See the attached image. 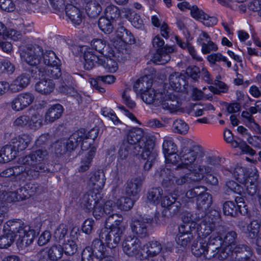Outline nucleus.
I'll use <instances>...</instances> for the list:
<instances>
[{"label":"nucleus","mask_w":261,"mask_h":261,"mask_svg":"<svg viewBox=\"0 0 261 261\" xmlns=\"http://www.w3.org/2000/svg\"><path fill=\"white\" fill-rule=\"evenodd\" d=\"M3 234L0 236V249H8L14 242L17 236V245L25 248L30 245L36 236V232L20 219L9 220L4 225Z\"/></svg>","instance_id":"1"},{"label":"nucleus","mask_w":261,"mask_h":261,"mask_svg":"<svg viewBox=\"0 0 261 261\" xmlns=\"http://www.w3.org/2000/svg\"><path fill=\"white\" fill-rule=\"evenodd\" d=\"M21 60L28 65L35 67L43 63L45 66L56 65L60 62L56 60L57 57L53 51L46 50L43 52L42 48L36 44L28 45L24 51L20 54Z\"/></svg>","instance_id":"2"},{"label":"nucleus","mask_w":261,"mask_h":261,"mask_svg":"<svg viewBox=\"0 0 261 261\" xmlns=\"http://www.w3.org/2000/svg\"><path fill=\"white\" fill-rule=\"evenodd\" d=\"M202 154V149L200 146L194 145V142L191 139H182L179 154L182 163L177 166L175 170L177 171L187 168L186 166L193 164L196 159L201 156Z\"/></svg>","instance_id":"3"},{"label":"nucleus","mask_w":261,"mask_h":261,"mask_svg":"<svg viewBox=\"0 0 261 261\" xmlns=\"http://www.w3.org/2000/svg\"><path fill=\"white\" fill-rule=\"evenodd\" d=\"M219 218V213L216 210L211 211L205 214L197 227L198 236L205 239L212 232L213 234L214 233L216 236H218V233H216L217 229L221 226L216 227L215 223Z\"/></svg>","instance_id":"4"},{"label":"nucleus","mask_w":261,"mask_h":261,"mask_svg":"<svg viewBox=\"0 0 261 261\" xmlns=\"http://www.w3.org/2000/svg\"><path fill=\"white\" fill-rule=\"evenodd\" d=\"M84 135V130L76 131L66 140L57 141L54 144L55 152L61 156L74 150L78 146Z\"/></svg>","instance_id":"5"},{"label":"nucleus","mask_w":261,"mask_h":261,"mask_svg":"<svg viewBox=\"0 0 261 261\" xmlns=\"http://www.w3.org/2000/svg\"><path fill=\"white\" fill-rule=\"evenodd\" d=\"M144 133L140 128H136L129 132L126 140L123 141L133 147V153L140 154V152L147 149V143L152 139L143 137Z\"/></svg>","instance_id":"6"},{"label":"nucleus","mask_w":261,"mask_h":261,"mask_svg":"<svg viewBox=\"0 0 261 261\" xmlns=\"http://www.w3.org/2000/svg\"><path fill=\"white\" fill-rule=\"evenodd\" d=\"M223 227H220L217 229L216 236L214 233L210 237L207 241V245L205 246L206 250L204 257L205 258L210 259L215 257L216 255L220 254L221 250V247L222 245V236L224 233Z\"/></svg>","instance_id":"7"},{"label":"nucleus","mask_w":261,"mask_h":261,"mask_svg":"<svg viewBox=\"0 0 261 261\" xmlns=\"http://www.w3.org/2000/svg\"><path fill=\"white\" fill-rule=\"evenodd\" d=\"M123 232L122 228H102L99 233V238L110 248H114L120 242Z\"/></svg>","instance_id":"8"},{"label":"nucleus","mask_w":261,"mask_h":261,"mask_svg":"<svg viewBox=\"0 0 261 261\" xmlns=\"http://www.w3.org/2000/svg\"><path fill=\"white\" fill-rule=\"evenodd\" d=\"M35 78L46 77L47 79H58L62 75L60 63L56 65L43 66L39 65L31 70Z\"/></svg>","instance_id":"9"},{"label":"nucleus","mask_w":261,"mask_h":261,"mask_svg":"<svg viewBox=\"0 0 261 261\" xmlns=\"http://www.w3.org/2000/svg\"><path fill=\"white\" fill-rule=\"evenodd\" d=\"M161 205L165 209L163 211V215H169L173 216L178 214L181 207V203L177 197L173 196L172 195L165 196L161 200Z\"/></svg>","instance_id":"10"},{"label":"nucleus","mask_w":261,"mask_h":261,"mask_svg":"<svg viewBox=\"0 0 261 261\" xmlns=\"http://www.w3.org/2000/svg\"><path fill=\"white\" fill-rule=\"evenodd\" d=\"M251 255V250L249 247L245 244H235L232 247L229 256L227 259L231 261H254L249 258Z\"/></svg>","instance_id":"11"},{"label":"nucleus","mask_w":261,"mask_h":261,"mask_svg":"<svg viewBox=\"0 0 261 261\" xmlns=\"http://www.w3.org/2000/svg\"><path fill=\"white\" fill-rule=\"evenodd\" d=\"M141 242L135 236H128L122 242L124 253L129 257L136 256L140 253Z\"/></svg>","instance_id":"12"},{"label":"nucleus","mask_w":261,"mask_h":261,"mask_svg":"<svg viewBox=\"0 0 261 261\" xmlns=\"http://www.w3.org/2000/svg\"><path fill=\"white\" fill-rule=\"evenodd\" d=\"M152 218L142 217L134 221L131 223L133 232L141 238H145L148 236V227L151 224Z\"/></svg>","instance_id":"13"},{"label":"nucleus","mask_w":261,"mask_h":261,"mask_svg":"<svg viewBox=\"0 0 261 261\" xmlns=\"http://www.w3.org/2000/svg\"><path fill=\"white\" fill-rule=\"evenodd\" d=\"M237 238V233L234 231L231 230L226 233L224 239H222V244L225 247L221 250L220 254L218 255V258L219 259H225L229 257L232 247L236 244Z\"/></svg>","instance_id":"14"},{"label":"nucleus","mask_w":261,"mask_h":261,"mask_svg":"<svg viewBox=\"0 0 261 261\" xmlns=\"http://www.w3.org/2000/svg\"><path fill=\"white\" fill-rule=\"evenodd\" d=\"M162 96L161 100H160V106L163 109L167 110L171 113L179 110L181 103L177 97L172 94L166 95L165 92L162 93Z\"/></svg>","instance_id":"15"},{"label":"nucleus","mask_w":261,"mask_h":261,"mask_svg":"<svg viewBox=\"0 0 261 261\" xmlns=\"http://www.w3.org/2000/svg\"><path fill=\"white\" fill-rule=\"evenodd\" d=\"M82 51H84V58L85 60L84 68L89 70L92 69L96 64H102V57H99L95 54L94 51L90 47L83 46Z\"/></svg>","instance_id":"16"},{"label":"nucleus","mask_w":261,"mask_h":261,"mask_svg":"<svg viewBox=\"0 0 261 261\" xmlns=\"http://www.w3.org/2000/svg\"><path fill=\"white\" fill-rule=\"evenodd\" d=\"M30 166V168L23 173L26 175V179H35L38 178L42 173L49 172L44 162L34 163L32 164H22Z\"/></svg>","instance_id":"17"},{"label":"nucleus","mask_w":261,"mask_h":261,"mask_svg":"<svg viewBox=\"0 0 261 261\" xmlns=\"http://www.w3.org/2000/svg\"><path fill=\"white\" fill-rule=\"evenodd\" d=\"M154 147V142L149 141L147 143V149L141 151L139 154L143 159L147 160L144 165L145 170H149L151 168L158 156L156 152L153 150Z\"/></svg>","instance_id":"18"},{"label":"nucleus","mask_w":261,"mask_h":261,"mask_svg":"<svg viewBox=\"0 0 261 261\" xmlns=\"http://www.w3.org/2000/svg\"><path fill=\"white\" fill-rule=\"evenodd\" d=\"M48 155V152L44 149H39L32 151L30 154L25 156L19 158L20 164H32L38 162H43Z\"/></svg>","instance_id":"19"},{"label":"nucleus","mask_w":261,"mask_h":261,"mask_svg":"<svg viewBox=\"0 0 261 261\" xmlns=\"http://www.w3.org/2000/svg\"><path fill=\"white\" fill-rule=\"evenodd\" d=\"M48 155V152L44 149H39L32 151L30 154L25 156L19 158L20 164H32L38 162H43Z\"/></svg>","instance_id":"20"},{"label":"nucleus","mask_w":261,"mask_h":261,"mask_svg":"<svg viewBox=\"0 0 261 261\" xmlns=\"http://www.w3.org/2000/svg\"><path fill=\"white\" fill-rule=\"evenodd\" d=\"M174 49L172 46L166 45L164 47L158 48L153 55L152 61L157 64L163 65L168 62L171 59L170 53L174 52Z\"/></svg>","instance_id":"21"},{"label":"nucleus","mask_w":261,"mask_h":261,"mask_svg":"<svg viewBox=\"0 0 261 261\" xmlns=\"http://www.w3.org/2000/svg\"><path fill=\"white\" fill-rule=\"evenodd\" d=\"M141 99L144 102L148 105H153L155 107L160 106L163 97L162 92H156L153 89L148 88L140 94Z\"/></svg>","instance_id":"22"},{"label":"nucleus","mask_w":261,"mask_h":261,"mask_svg":"<svg viewBox=\"0 0 261 261\" xmlns=\"http://www.w3.org/2000/svg\"><path fill=\"white\" fill-rule=\"evenodd\" d=\"M97 192L89 190L84 194L81 198L82 206L88 212H91L94 208L95 204L98 202Z\"/></svg>","instance_id":"23"},{"label":"nucleus","mask_w":261,"mask_h":261,"mask_svg":"<svg viewBox=\"0 0 261 261\" xmlns=\"http://www.w3.org/2000/svg\"><path fill=\"white\" fill-rule=\"evenodd\" d=\"M144 179L143 176H139L128 181L125 188L126 195L129 196H137L141 191Z\"/></svg>","instance_id":"24"},{"label":"nucleus","mask_w":261,"mask_h":261,"mask_svg":"<svg viewBox=\"0 0 261 261\" xmlns=\"http://www.w3.org/2000/svg\"><path fill=\"white\" fill-rule=\"evenodd\" d=\"M63 107L60 104H55L50 107L45 114V121L51 123L59 119L63 112Z\"/></svg>","instance_id":"25"},{"label":"nucleus","mask_w":261,"mask_h":261,"mask_svg":"<svg viewBox=\"0 0 261 261\" xmlns=\"http://www.w3.org/2000/svg\"><path fill=\"white\" fill-rule=\"evenodd\" d=\"M169 85L175 91H179L182 86L185 89L186 86V76L184 74L178 72H175L171 74L169 76Z\"/></svg>","instance_id":"26"},{"label":"nucleus","mask_w":261,"mask_h":261,"mask_svg":"<svg viewBox=\"0 0 261 261\" xmlns=\"http://www.w3.org/2000/svg\"><path fill=\"white\" fill-rule=\"evenodd\" d=\"M35 90L42 95H49L53 92L55 84L51 79L44 77L35 84Z\"/></svg>","instance_id":"27"},{"label":"nucleus","mask_w":261,"mask_h":261,"mask_svg":"<svg viewBox=\"0 0 261 261\" xmlns=\"http://www.w3.org/2000/svg\"><path fill=\"white\" fill-rule=\"evenodd\" d=\"M66 16L74 24L79 25L81 23L83 16L79 8L72 4H67L65 7Z\"/></svg>","instance_id":"28"},{"label":"nucleus","mask_w":261,"mask_h":261,"mask_svg":"<svg viewBox=\"0 0 261 261\" xmlns=\"http://www.w3.org/2000/svg\"><path fill=\"white\" fill-rule=\"evenodd\" d=\"M105 182L106 178L104 172L102 170H98L91 175L89 179V185L92 187L93 189L98 191L103 188Z\"/></svg>","instance_id":"29"},{"label":"nucleus","mask_w":261,"mask_h":261,"mask_svg":"<svg viewBox=\"0 0 261 261\" xmlns=\"http://www.w3.org/2000/svg\"><path fill=\"white\" fill-rule=\"evenodd\" d=\"M30 82L29 75L27 73H22L18 76L11 85H9L10 90L14 93L18 92L25 88Z\"/></svg>","instance_id":"30"},{"label":"nucleus","mask_w":261,"mask_h":261,"mask_svg":"<svg viewBox=\"0 0 261 261\" xmlns=\"http://www.w3.org/2000/svg\"><path fill=\"white\" fill-rule=\"evenodd\" d=\"M160 176L163 178L162 185L167 191H172L175 188L174 176L168 168H163L160 171Z\"/></svg>","instance_id":"31"},{"label":"nucleus","mask_w":261,"mask_h":261,"mask_svg":"<svg viewBox=\"0 0 261 261\" xmlns=\"http://www.w3.org/2000/svg\"><path fill=\"white\" fill-rule=\"evenodd\" d=\"M31 137L29 135L22 134L18 137L12 139L11 144L18 152L19 151L23 150L28 147L31 142Z\"/></svg>","instance_id":"32"},{"label":"nucleus","mask_w":261,"mask_h":261,"mask_svg":"<svg viewBox=\"0 0 261 261\" xmlns=\"http://www.w3.org/2000/svg\"><path fill=\"white\" fill-rule=\"evenodd\" d=\"M207 241L205 238L199 237V236L196 240L193 242L191 247V251L192 253L196 256L203 255L204 256L206 250V246L207 245Z\"/></svg>","instance_id":"33"},{"label":"nucleus","mask_w":261,"mask_h":261,"mask_svg":"<svg viewBox=\"0 0 261 261\" xmlns=\"http://www.w3.org/2000/svg\"><path fill=\"white\" fill-rule=\"evenodd\" d=\"M17 150L12 144L6 145L0 151V163H5L13 160L17 155Z\"/></svg>","instance_id":"34"},{"label":"nucleus","mask_w":261,"mask_h":261,"mask_svg":"<svg viewBox=\"0 0 261 261\" xmlns=\"http://www.w3.org/2000/svg\"><path fill=\"white\" fill-rule=\"evenodd\" d=\"M124 12L125 17L134 27L138 29H142L144 28L143 20L135 11L129 8H125Z\"/></svg>","instance_id":"35"},{"label":"nucleus","mask_w":261,"mask_h":261,"mask_svg":"<svg viewBox=\"0 0 261 261\" xmlns=\"http://www.w3.org/2000/svg\"><path fill=\"white\" fill-rule=\"evenodd\" d=\"M101 10V6L96 0L90 1L86 4L85 11L89 17H96L99 15Z\"/></svg>","instance_id":"36"},{"label":"nucleus","mask_w":261,"mask_h":261,"mask_svg":"<svg viewBox=\"0 0 261 261\" xmlns=\"http://www.w3.org/2000/svg\"><path fill=\"white\" fill-rule=\"evenodd\" d=\"M212 202V196L208 193L197 198L196 204L198 209L205 214L211 206Z\"/></svg>","instance_id":"37"},{"label":"nucleus","mask_w":261,"mask_h":261,"mask_svg":"<svg viewBox=\"0 0 261 261\" xmlns=\"http://www.w3.org/2000/svg\"><path fill=\"white\" fill-rule=\"evenodd\" d=\"M116 36L122 42L126 44H132L135 42L133 34L123 26L118 27L116 32Z\"/></svg>","instance_id":"38"},{"label":"nucleus","mask_w":261,"mask_h":261,"mask_svg":"<svg viewBox=\"0 0 261 261\" xmlns=\"http://www.w3.org/2000/svg\"><path fill=\"white\" fill-rule=\"evenodd\" d=\"M115 77L113 75H108L106 76H98L95 79L92 80L91 81V85L98 91L101 93L105 92L104 88L101 87L98 83L99 81H101L104 83L110 84L114 82Z\"/></svg>","instance_id":"39"},{"label":"nucleus","mask_w":261,"mask_h":261,"mask_svg":"<svg viewBox=\"0 0 261 261\" xmlns=\"http://www.w3.org/2000/svg\"><path fill=\"white\" fill-rule=\"evenodd\" d=\"M162 148L165 156L168 154H175L177 151L176 145L172 138L170 137H165L164 138Z\"/></svg>","instance_id":"40"},{"label":"nucleus","mask_w":261,"mask_h":261,"mask_svg":"<svg viewBox=\"0 0 261 261\" xmlns=\"http://www.w3.org/2000/svg\"><path fill=\"white\" fill-rule=\"evenodd\" d=\"M118 160H125L128 158L130 156L132 155H138V154H135L133 153V147H132L131 145H129L123 141L121 144L120 145L119 149Z\"/></svg>","instance_id":"41"},{"label":"nucleus","mask_w":261,"mask_h":261,"mask_svg":"<svg viewBox=\"0 0 261 261\" xmlns=\"http://www.w3.org/2000/svg\"><path fill=\"white\" fill-rule=\"evenodd\" d=\"M96 148L92 147L88 151L87 154L81 159V165L79 170L80 172H85L89 169L91 162L95 155Z\"/></svg>","instance_id":"42"},{"label":"nucleus","mask_w":261,"mask_h":261,"mask_svg":"<svg viewBox=\"0 0 261 261\" xmlns=\"http://www.w3.org/2000/svg\"><path fill=\"white\" fill-rule=\"evenodd\" d=\"M22 189L23 187H21L14 192H10L8 195L7 193L4 191L6 193V201H20L29 198L30 197V195L27 194V191H23Z\"/></svg>","instance_id":"43"},{"label":"nucleus","mask_w":261,"mask_h":261,"mask_svg":"<svg viewBox=\"0 0 261 261\" xmlns=\"http://www.w3.org/2000/svg\"><path fill=\"white\" fill-rule=\"evenodd\" d=\"M163 195V190L160 188H153L149 190L147 194V198L149 201L158 204L160 203Z\"/></svg>","instance_id":"44"},{"label":"nucleus","mask_w":261,"mask_h":261,"mask_svg":"<svg viewBox=\"0 0 261 261\" xmlns=\"http://www.w3.org/2000/svg\"><path fill=\"white\" fill-rule=\"evenodd\" d=\"M258 176L255 175L253 179L249 178L243 185L244 186L246 192L250 196H254L257 192V181Z\"/></svg>","instance_id":"45"},{"label":"nucleus","mask_w":261,"mask_h":261,"mask_svg":"<svg viewBox=\"0 0 261 261\" xmlns=\"http://www.w3.org/2000/svg\"><path fill=\"white\" fill-rule=\"evenodd\" d=\"M91 46L92 50L94 49L101 55L107 56L109 46L107 45L105 41L100 39H94L91 41Z\"/></svg>","instance_id":"46"},{"label":"nucleus","mask_w":261,"mask_h":261,"mask_svg":"<svg viewBox=\"0 0 261 261\" xmlns=\"http://www.w3.org/2000/svg\"><path fill=\"white\" fill-rule=\"evenodd\" d=\"M163 249L161 244L157 241H151L147 245L146 253L149 257H153L159 254Z\"/></svg>","instance_id":"47"},{"label":"nucleus","mask_w":261,"mask_h":261,"mask_svg":"<svg viewBox=\"0 0 261 261\" xmlns=\"http://www.w3.org/2000/svg\"><path fill=\"white\" fill-rule=\"evenodd\" d=\"M105 18L111 20L112 22L116 21L119 18L120 11L119 8L115 5L108 6L105 10Z\"/></svg>","instance_id":"48"},{"label":"nucleus","mask_w":261,"mask_h":261,"mask_svg":"<svg viewBox=\"0 0 261 261\" xmlns=\"http://www.w3.org/2000/svg\"><path fill=\"white\" fill-rule=\"evenodd\" d=\"M123 220V218L121 216L117 214H112L109 216L106 220V227L109 226V228H122L121 225Z\"/></svg>","instance_id":"49"},{"label":"nucleus","mask_w":261,"mask_h":261,"mask_svg":"<svg viewBox=\"0 0 261 261\" xmlns=\"http://www.w3.org/2000/svg\"><path fill=\"white\" fill-rule=\"evenodd\" d=\"M233 175L235 179L241 184L245 183V181H246L249 178H250L248 175L246 169L245 168L240 166H237L234 169Z\"/></svg>","instance_id":"50"},{"label":"nucleus","mask_w":261,"mask_h":261,"mask_svg":"<svg viewBox=\"0 0 261 261\" xmlns=\"http://www.w3.org/2000/svg\"><path fill=\"white\" fill-rule=\"evenodd\" d=\"M151 86V83L147 80V77H143L137 80L134 85V90L136 93L140 92L141 94L142 92H144L148 88Z\"/></svg>","instance_id":"51"},{"label":"nucleus","mask_w":261,"mask_h":261,"mask_svg":"<svg viewBox=\"0 0 261 261\" xmlns=\"http://www.w3.org/2000/svg\"><path fill=\"white\" fill-rule=\"evenodd\" d=\"M6 196V193L4 191H0V225L3 222L8 211Z\"/></svg>","instance_id":"52"},{"label":"nucleus","mask_w":261,"mask_h":261,"mask_svg":"<svg viewBox=\"0 0 261 261\" xmlns=\"http://www.w3.org/2000/svg\"><path fill=\"white\" fill-rule=\"evenodd\" d=\"M223 190L226 194L232 192L239 194H241L244 192V188L233 180H229L226 182L223 187Z\"/></svg>","instance_id":"53"},{"label":"nucleus","mask_w":261,"mask_h":261,"mask_svg":"<svg viewBox=\"0 0 261 261\" xmlns=\"http://www.w3.org/2000/svg\"><path fill=\"white\" fill-rule=\"evenodd\" d=\"M63 252L61 245H53L48 249L47 256L50 260L56 261L62 257Z\"/></svg>","instance_id":"54"},{"label":"nucleus","mask_w":261,"mask_h":261,"mask_svg":"<svg viewBox=\"0 0 261 261\" xmlns=\"http://www.w3.org/2000/svg\"><path fill=\"white\" fill-rule=\"evenodd\" d=\"M111 20L104 17L99 19L98 25L99 29L106 34H109L113 30V23Z\"/></svg>","instance_id":"55"},{"label":"nucleus","mask_w":261,"mask_h":261,"mask_svg":"<svg viewBox=\"0 0 261 261\" xmlns=\"http://www.w3.org/2000/svg\"><path fill=\"white\" fill-rule=\"evenodd\" d=\"M105 242L102 241V239H95L94 240L92 244V250L93 253H95L98 257H101L103 255L105 251V247L104 246Z\"/></svg>","instance_id":"56"},{"label":"nucleus","mask_w":261,"mask_h":261,"mask_svg":"<svg viewBox=\"0 0 261 261\" xmlns=\"http://www.w3.org/2000/svg\"><path fill=\"white\" fill-rule=\"evenodd\" d=\"M63 252L68 255H73L77 251V246L73 240L65 241L62 246Z\"/></svg>","instance_id":"57"},{"label":"nucleus","mask_w":261,"mask_h":261,"mask_svg":"<svg viewBox=\"0 0 261 261\" xmlns=\"http://www.w3.org/2000/svg\"><path fill=\"white\" fill-rule=\"evenodd\" d=\"M75 83L61 84L58 87V90L60 93L67 95L73 96L77 93Z\"/></svg>","instance_id":"58"},{"label":"nucleus","mask_w":261,"mask_h":261,"mask_svg":"<svg viewBox=\"0 0 261 261\" xmlns=\"http://www.w3.org/2000/svg\"><path fill=\"white\" fill-rule=\"evenodd\" d=\"M260 224L258 220H253L247 227L248 237L251 239L255 238L260 228Z\"/></svg>","instance_id":"59"},{"label":"nucleus","mask_w":261,"mask_h":261,"mask_svg":"<svg viewBox=\"0 0 261 261\" xmlns=\"http://www.w3.org/2000/svg\"><path fill=\"white\" fill-rule=\"evenodd\" d=\"M20 35L15 30H7L5 25L0 21V36H2L4 39L6 38H10L13 40L18 38V36Z\"/></svg>","instance_id":"60"},{"label":"nucleus","mask_w":261,"mask_h":261,"mask_svg":"<svg viewBox=\"0 0 261 261\" xmlns=\"http://www.w3.org/2000/svg\"><path fill=\"white\" fill-rule=\"evenodd\" d=\"M173 131L175 133L185 135L187 133L189 127L186 123L181 119L175 120L173 124Z\"/></svg>","instance_id":"61"},{"label":"nucleus","mask_w":261,"mask_h":261,"mask_svg":"<svg viewBox=\"0 0 261 261\" xmlns=\"http://www.w3.org/2000/svg\"><path fill=\"white\" fill-rule=\"evenodd\" d=\"M223 212L225 215L235 217L238 214V207L232 201H226L223 204Z\"/></svg>","instance_id":"62"},{"label":"nucleus","mask_w":261,"mask_h":261,"mask_svg":"<svg viewBox=\"0 0 261 261\" xmlns=\"http://www.w3.org/2000/svg\"><path fill=\"white\" fill-rule=\"evenodd\" d=\"M116 205L119 209L126 211L133 207L134 201L129 197H122L117 200Z\"/></svg>","instance_id":"63"},{"label":"nucleus","mask_w":261,"mask_h":261,"mask_svg":"<svg viewBox=\"0 0 261 261\" xmlns=\"http://www.w3.org/2000/svg\"><path fill=\"white\" fill-rule=\"evenodd\" d=\"M102 64H100V65L103 66L105 69L110 72H114L117 70V63L114 60L104 57H102Z\"/></svg>","instance_id":"64"}]
</instances>
